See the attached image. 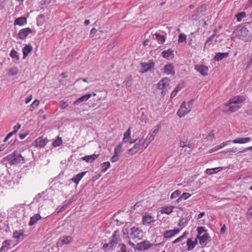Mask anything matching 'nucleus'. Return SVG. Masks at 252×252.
Listing matches in <instances>:
<instances>
[{"mask_svg": "<svg viewBox=\"0 0 252 252\" xmlns=\"http://www.w3.org/2000/svg\"><path fill=\"white\" fill-rule=\"evenodd\" d=\"M124 235L130 237L132 239H141L143 237V231L137 227L130 226L129 223L126 224L122 229Z\"/></svg>", "mask_w": 252, "mask_h": 252, "instance_id": "nucleus-1", "label": "nucleus"}, {"mask_svg": "<svg viewBox=\"0 0 252 252\" xmlns=\"http://www.w3.org/2000/svg\"><path fill=\"white\" fill-rule=\"evenodd\" d=\"M235 35L240 40L249 42L252 40V35L245 26H239L234 32Z\"/></svg>", "mask_w": 252, "mask_h": 252, "instance_id": "nucleus-2", "label": "nucleus"}, {"mask_svg": "<svg viewBox=\"0 0 252 252\" xmlns=\"http://www.w3.org/2000/svg\"><path fill=\"white\" fill-rule=\"evenodd\" d=\"M197 240H199V244L202 246H205L210 241V237L207 232V230L204 227L199 226L197 227Z\"/></svg>", "mask_w": 252, "mask_h": 252, "instance_id": "nucleus-3", "label": "nucleus"}, {"mask_svg": "<svg viewBox=\"0 0 252 252\" xmlns=\"http://www.w3.org/2000/svg\"><path fill=\"white\" fill-rule=\"evenodd\" d=\"M194 102L193 99H191L187 103L183 102L179 109L177 112V114L180 118L184 117L186 115L189 113L193 107Z\"/></svg>", "mask_w": 252, "mask_h": 252, "instance_id": "nucleus-4", "label": "nucleus"}, {"mask_svg": "<svg viewBox=\"0 0 252 252\" xmlns=\"http://www.w3.org/2000/svg\"><path fill=\"white\" fill-rule=\"evenodd\" d=\"M147 147V144H145V141H144L143 139H140L135 143L132 148L128 149V153L132 155L136 153H141Z\"/></svg>", "mask_w": 252, "mask_h": 252, "instance_id": "nucleus-5", "label": "nucleus"}, {"mask_svg": "<svg viewBox=\"0 0 252 252\" xmlns=\"http://www.w3.org/2000/svg\"><path fill=\"white\" fill-rule=\"evenodd\" d=\"M5 159L8 161L10 165H17L24 163V159L20 154H16L13 153L7 155Z\"/></svg>", "mask_w": 252, "mask_h": 252, "instance_id": "nucleus-6", "label": "nucleus"}, {"mask_svg": "<svg viewBox=\"0 0 252 252\" xmlns=\"http://www.w3.org/2000/svg\"><path fill=\"white\" fill-rule=\"evenodd\" d=\"M170 80L165 77L160 80L158 84V87L159 89L161 90V94L164 96L166 92L170 89Z\"/></svg>", "mask_w": 252, "mask_h": 252, "instance_id": "nucleus-7", "label": "nucleus"}, {"mask_svg": "<svg viewBox=\"0 0 252 252\" xmlns=\"http://www.w3.org/2000/svg\"><path fill=\"white\" fill-rule=\"evenodd\" d=\"M206 5L205 4L202 5L201 6L198 7L190 16L189 19L191 20H197L202 16L204 15L206 10Z\"/></svg>", "mask_w": 252, "mask_h": 252, "instance_id": "nucleus-8", "label": "nucleus"}, {"mask_svg": "<svg viewBox=\"0 0 252 252\" xmlns=\"http://www.w3.org/2000/svg\"><path fill=\"white\" fill-rule=\"evenodd\" d=\"M155 221V218L151 214L146 213L142 216V222L143 225L149 226L151 223Z\"/></svg>", "mask_w": 252, "mask_h": 252, "instance_id": "nucleus-9", "label": "nucleus"}, {"mask_svg": "<svg viewBox=\"0 0 252 252\" xmlns=\"http://www.w3.org/2000/svg\"><path fill=\"white\" fill-rule=\"evenodd\" d=\"M152 244L148 240L143 241L136 245L135 249L139 251H145L151 247Z\"/></svg>", "mask_w": 252, "mask_h": 252, "instance_id": "nucleus-10", "label": "nucleus"}, {"mask_svg": "<svg viewBox=\"0 0 252 252\" xmlns=\"http://www.w3.org/2000/svg\"><path fill=\"white\" fill-rule=\"evenodd\" d=\"M141 65L142 67L140 71L141 73H144L150 70L152 68H154L155 63L153 61H149L148 63H141Z\"/></svg>", "mask_w": 252, "mask_h": 252, "instance_id": "nucleus-11", "label": "nucleus"}, {"mask_svg": "<svg viewBox=\"0 0 252 252\" xmlns=\"http://www.w3.org/2000/svg\"><path fill=\"white\" fill-rule=\"evenodd\" d=\"M246 100V97L243 95H236L231 98L228 102L229 104L241 105Z\"/></svg>", "mask_w": 252, "mask_h": 252, "instance_id": "nucleus-12", "label": "nucleus"}, {"mask_svg": "<svg viewBox=\"0 0 252 252\" xmlns=\"http://www.w3.org/2000/svg\"><path fill=\"white\" fill-rule=\"evenodd\" d=\"M181 229L179 228H175L172 230H169L165 231L164 232L163 236L166 238H171L175 236V235L178 234L180 231Z\"/></svg>", "mask_w": 252, "mask_h": 252, "instance_id": "nucleus-13", "label": "nucleus"}, {"mask_svg": "<svg viewBox=\"0 0 252 252\" xmlns=\"http://www.w3.org/2000/svg\"><path fill=\"white\" fill-rule=\"evenodd\" d=\"M194 69L204 76L208 75V67L206 65L197 64L194 66Z\"/></svg>", "mask_w": 252, "mask_h": 252, "instance_id": "nucleus-14", "label": "nucleus"}, {"mask_svg": "<svg viewBox=\"0 0 252 252\" xmlns=\"http://www.w3.org/2000/svg\"><path fill=\"white\" fill-rule=\"evenodd\" d=\"M48 140L46 138L40 137L38 138L34 142V146L37 148L44 147L48 143Z\"/></svg>", "mask_w": 252, "mask_h": 252, "instance_id": "nucleus-15", "label": "nucleus"}, {"mask_svg": "<svg viewBox=\"0 0 252 252\" xmlns=\"http://www.w3.org/2000/svg\"><path fill=\"white\" fill-rule=\"evenodd\" d=\"M32 31L29 28H26L21 30L18 33V37L20 39H23L25 38L30 33H32Z\"/></svg>", "mask_w": 252, "mask_h": 252, "instance_id": "nucleus-16", "label": "nucleus"}, {"mask_svg": "<svg viewBox=\"0 0 252 252\" xmlns=\"http://www.w3.org/2000/svg\"><path fill=\"white\" fill-rule=\"evenodd\" d=\"M164 72L168 75H174L175 70L173 65L171 63H167L164 66Z\"/></svg>", "mask_w": 252, "mask_h": 252, "instance_id": "nucleus-17", "label": "nucleus"}, {"mask_svg": "<svg viewBox=\"0 0 252 252\" xmlns=\"http://www.w3.org/2000/svg\"><path fill=\"white\" fill-rule=\"evenodd\" d=\"M92 96L91 94H86L81 97L78 98L77 99H76L74 102L73 105H78L80 103H82L84 101H87Z\"/></svg>", "mask_w": 252, "mask_h": 252, "instance_id": "nucleus-18", "label": "nucleus"}, {"mask_svg": "<svg viewBox=\"0 0 252 252\" xmlns=\"http://www.w3.org/2000/svg\"><path fill=\"white\" fill-rule=\"evenodd\" d=\"M99 154H93L92 155L86 156L83 157L82 159L87 163H92L99 157Z\"/></svg>", "mask_w": 252, "mask_h": 252, "instance_id": "nucleus-19", "label": "nucleus"}, {"mask_svg": "<svg viewBox=\"0 0 252 252\" xmlns=\"http://www.w3.org/2000/svg\"><path fill=\"white\" fill-rule=\"evenodd\" d=\"M173 50L171 49H168L166 50H164L161 53V55L163 58L167 60L172 59L174 56Z\"/></svg>", "mask_w": 252, "mask_h": 252, "instance_id": "nucleus-20", "label": "nucleus"}, {"mask_svg": "<svg viewBox=\"0 0 252 252\" xmlns=\"http://www.w3.org/2000/svg\"><path fill=\"white\" fill-rule=\"evenodd\" d=\"M61 246L63 245H66L71 243L73 241V238L70 236H67L61 238L59 240Z\"/></svg>", "mask_w": 252, "mask_h": 252, "instance_id": "nucleus-21", "label": "nucleus"}, {"mask_svg": "<svg viewBox=\"0 0 252 252\" xmlns=\"http://www.w3.org/2000/svg\"><path fill=\"white\" fill-rule=\"evenodd\" d=\"M174 207L173 206H165L160 208V212L162 214H170L173 211Z\"/></svg>", "mask_w": 252, "mask_h": 252, "instance_id": "nucleus-22", "label": "nucleus"}, {"mask_svg": "<svg viewBox=\"0 0 252 252\" xmlns=\"http://www.w3.org/2000/svg\"><path fill=\"white\" fill-rule=\"evenodd\" d=\"M120 241L119 233L118 231H115L112 235V240L110 241V244L113 246L117 244Z\"/></svg>", "mask_w": 252, "mask_h": 252, "instance_id": "nucleus-23", "label": "nucleus"}, {"mask_svg": "<svg viewBox=\"0 0 252 252\" xmlns=\"http://www.w3.org/2000/svg\"><path fill=\"white\" fill-rule=\"evenodd\" d=\"M197 244V240L196 238L195 239V240L194 241H193L190 238L188 239V241H187V246H188V248H187L188 251H191L192 250H193L195 248V247Z\"/></svg>", "mask_w": 252, "mask_h": 252, "instance_id": "nucleus-24", "label": "nucleus"}, {"mask_svg": "<svg viewBox=\"0 0 252 252\" xmlns=\"http://www.w3.org/2000/svg\"><path fill=\"white\" fill-rule=\"evenodd\" d=\"M225 105L229 107V111L231 113L237 111L241 107V105L229 104L228 101L225 104Z\"/></svg>", "mask_w": 252, "mask_h": 252, "instance_id": "nucleus-25", "label": "nucleus"}, {"mask_svg": "<svg viewBox=\"0 0 252 252\" xmlns=\"http://www.w3.org/2000/svg\"><path fill=\"white\" fill-rule=\"evenodd\" d=\"M229 56V53L227 52L220 53L219 52L216 54L214 59L216 61H220Z\"/></svg>", "mask_w": 252, "mask_h": 252, "instance_id": "nucleus-26", "label": "nucleus"}, {"mask_svg": "<svg viewBox=\"0 0 252 252\" xmlns=\"http://www.w3.org/2000/svg\"><path fill=\"white\" fill-rule=\"evenodd\" d=\"M86 174V172H81L76 175H75L71 180L75 183L76 184H78L80 180L82 179V178L85 176Z\"/></svg>", "mask_w": 252, "mask_h": 252, "instance_id": "nucleus-27", "label": "nucleus"}, {"mask_svg": "<svg viewBox=\"0 0 252 252\" xmlns=\"http://www.w3.org/2000/svg\"><path fill=\"white\" fill-rule=\"evenodd\" d=\"M41 218H42L39 213L35 214L34 215L31 217L30 220L29 222V225L31 226L33 225L37 222V221L38 220H39Z\"/></svg>", "mask_w": 252, "mask_h": 252, "instance_id": "nucleus-28", "label": "nucleus"}, {"mask_svg": "<svg viewBox=\"0 0 252 252\" xmlns=\"http://www.w3.org/2000/svg\"><path fill=\"white\" fill-rule=\"evenodd\" d=\"M251 141L250 137L238 138L232 140L234 144H245Z\"/></svg>", "mask_w": 252, "mask_h": 252, "instance_id": "nucleus-29", "label": "nucleus"}, {"mask_svg": "<svg viewBox=\"0 0 252 252\" xmlns=\"http://www.w3.org/2000/svg\"><path fill=\"white\" fill-rule=\"evenodd\" d=\"M27 23V18L25 17H19L17 18L14 23V26L18 25L20 26H23L25 25Z\"/></svg>", "mask_w": 252, "mask_h": 252, "instance_id": "nucleus-30", "label": "nucleus"}, {"mask_svg": "<svg viewBox=\"0 0 252 252\" xmlns=\"http://www.w3.org/2000/svg\"><path fill=\"white\" fill-rule=\"evenodd\" d=\"M11 243L12 241L11 240H7L4 241L0 249L2 252L7 251L10 248Z\"/></svg>", "mask_w": 252, "mask_h": 252, "instance_id": "nucleus-31", "label": "nucleus"}, {"mask_svg": "<svg viewBox=\"0 0 252 252\" xmlns=\"http://www.w3.org/2000/svg\"><path fill=\"white\" fill-rule=\"evenodd\" d=\"M32 46L28 44L23 48V59H25L28 54L32 50Z\"/></svg>", "mask_w": 252, "mask_h": 252, "instance_id": "nucleus-32", "label": "nucleus"}, {"mask_svg": "<svg viewBox=\"0 0 252 252\" xmlns=\"http://www.w3.org/2000/svg\"><path fill=\"white\" fill-rule=\"evenodd\" d=\"M131 139L130 127H129L124 134V138L122 142L125 143Z\"/></svg>", "mask_w": 252, "mask_h": 252, "instance_id": "nucleus-33", "label": "nucleus"}, {"mask_svg": "<svg viewBox=\"0 0 252 252\" xmlns=\"http://www.w3.org/2000/svg\"><path fill=\"white\" fill-rule=\"evenodd\" d=\"M123 142H120L114 149V153L121 156L123 152Z\"/></svg>", "mask_w": 252, "mask_h": 252, "instance_id": "nucleus-34", "label": "nucleus"}, {"mask_svg": "<svg viewBox=\"0 0 252 252\" xmlns=\"http://www.w3.org/2000/svg\"><path fill=\"white\" fill-rule=\"evenodd\" d=\"M188 234L189 233L188 232H184V233L181 236L179 237L178 238L173 241L172 243L173 244H175L178 242H181L183 240L187 238Z\"/></svg>", "mask_w": 252, "mask_h": 252, "instance_id": "nucleus-35", "label": "nucleus"}, {"mask_svg": "<svg viewBox=\"0 0 252 252\" xmlns=\"http://www.w3.org/2000/svg\"><path fill=\"white\" fill-rule=\"evenodd\" d=\"M100 167L101 168V172L105 173L110 168V163L109 161L103 162L100 164Z\"/></svg>", "mask_w": 252, "mask_h": 252, "instance_id": "nucleus-36", "label": "nucleus"}, {"mask_svg": "<svg viewBox=\"0 0 252 252\" xmlns=\"http://www.w3.org/2000/svg\"><path fill=\"white\" fill-rule=\"evenodd\" d=\"M156 39L159 44H162L165 41V37L163 35L156 32L155 34Z\"/></svg>", "mask_w": 252, "mask_h": 252, "instance_id": "nucleus-37", "label": "nucleus"}, {"mask_svg": "<svg viewBox=\"0 0 252 252\" xmlns=\"http://www.w3.org/2000/svg\"><path fill=\"white\" fill-rule=\"evenodd\" d=\"M155 136L154 134H152L151 133H149L147 137L146 138L144 141H145V144H147V147L149 145V144L154 140Z\"/></svg>", "mask_w": 252, "mask_h": 252, "instance_id": "nucleus-38", "label": "nucleus"}, {"mask_svg": "<svg viewBox=\"0 0 252 252\" xmlns=\"http://www.w3.org/2000/svg\"><path fill=\"white\" fill-rule=\"evenodd\" d=\"M183 87V85H181V84H179L174 89V90L173 91V92H172L171 94V98H173L178 93V92L180 91L181 90V89Z\"/></svg>", "mask_w": 252, "mask_h": 252, "instance_id": "nucleus-39", "label": "nucleus"}, {"mask_svg": "<svg viewBox=\"0 0 252 252\" xmlns=\"http://www.w3.org/2000/svg\"><path fill=\"white\" fill-rule=\"evenodd\" d=\"M8 73L11 76L16 75L18 73V69L16 66H13L8 69Z\"/></svg>", "mask_w": 252, "mask_h": 252, "instance_id": "nucleus-40", "label": "nucleus"}, {"mask_svg": "<svg viewBox=\"0 0 252 252\" xmlns=\"http://www.w3.org/2000/svg\"><path fill=\"white\" fill-rule=\"evenodd\" d=\"M39 104V101L38 99H35L30 106L29 110L30 111H33L35 110V108L38 106Z\"/></svg>", "mask_w": 252, "mask_h": 252, "instance_id": "nucleus-41", "label": "nucleus"}, {"mask_svg": "<svg viewBox=\"0 0 252 252\" xmlns=\"http://www.w3.org/2000/svg\"><path fill=\"white\" fill-rule=\"evenodd\" d=\"M191 196V194L188 192H184L183 193L181 196H180L179 198H178L177 200V201L178 202H179L182 200H186L187 199L189 198Z\"/></svg>", "mask_w": 252, "mask_h": 252, "instance_id": "nucleus-42", "label": "nucleus"}, {"mask_svg": "<svg viewBox=\"0 0 252 252\" xmlns=\"http://www.w3.org/2000/svg\"><path fill=\"white\" fill-rule=\"evenodd\" d=\"M187 40V36L184 33H180L179 35V38L178 40V43L186 42Z\"/></svg>", "mask_w": 252, "mask_h": 252, "instance_id": "nucleus-43", "label": "nucleus"}, {"mask_svg": "<svg viewBox=\"0 0 252 252\" xmlns=\"http://www.w3.org/2000/svg\"><path fill=\"white\" fill-rule=\"evenodd\" d=\"M10 57L16 60H19V58L18 56L17 52L14 50L12 49L10 53Z\"/></svg>", "mask_w": 252, "mask_h": 252, "instance_id": "nucleus-44", "label": "nucleus"}, {"mask_svg": "<svg viewBox=\"0 0 252 252\" xmlns=\"http://www.w3.org/2000/svg\"><path fill=\"white\" fill-rule=\"evenodd\" d=\"M133 83V79L131 76L127 78L125 82V84L126 88H129L131 86Z\"/></svg>", "mask_w": 252, "mask_h": 252, "instance_id": "nucleus-45", "label": "nucleus"}, {"mask_svg": "<svg viewBox=\"0 0 252 252\" xmlns=\"http://www.w3.org/2000/svg\"><path fill=\"white\" fill-rule=\"evenodd\" d=\"M246 16V13L245 12H241L238 13L236 15L237 20L238 22H240L242 21L243 18H245Z\"/></svg>", "mask_w": 252, "mask_h": 252, "instance_id": "nucleus-46", "label": "nucleus"}, {"mask_svg": "<svg viewBox=\"0 0 252 252\" xmlns=\"http://www.w3.org/2000/svg\"><path fill=\"white\" fill-rule=\"evenodd\" d=\"M62 144V140L61 138H60L59 136L58 137V139L55 140L53 142V145L54 147H58L60 146Z\"/></svg>", "mask_w": 252, "mask_h": 252, "instance_id": "nucleus-47", "label": "nucleus"}, {"mask_svg": "<svg viewBox=\"0 0 252 252\" xmlns=\"http://www.w3.org/2000/svg\"><path fill=\"white\" fill-rule=\"evenodd\" d=\"M160 127V125L156 126L152 129V131L150 132V133H151L152 134H154V135L155 136L157 134V133H158V132L159 131Z\"/></svg>", "mask_w": 252, "mask_h": 252, "instance_id": "nucleus-48", "label": "nucleus"}, {"mask_svg": "<svg viewBox=\"0 0 252 252\" xmlns=\"http://www.w3.org/2000/svg\"><path fill=\"white\" fill-rule=\"evenodd\" d=\"M221 168V167L214 168L212 169H207L206 170V173L208 175H211L214 173L217 172L219 169Z\"/></svg>", "mask_w": 252, "mask_h": 252, "instance_id": "nucleus-49", "label": "nucleus"}, {"mask_svg": "<svg viewBox=\"0 0 252 252\" xmlns=\"http://www.w3.org/2000/svg\"><path fill=\"white\" fill-rule=\"evenodd\" d=\"M23 235V233L22 232H19L16 231L13 233V237L15 239H20L21 237Z\"/></svg>", "mask_w": 252, "mask_h": 252, "instance_id": "nucleus-50", "label": "nucleus"}, {"mask_svg": "<svg viewBox=\"0 0 252 252\" xmlns=\"http://www.w3.org/2000/svg\"><path fill=\"white\" fill-rule=\"evenodd\" d=\"M181 194V191L179 190H176L174 191L171 195L170 198L171 199H174L177 197H178Z\"/></svg>", "mask_w": 252, "mask_h": 252, "instance_id": "nucleus-51", "label": "nucleus"}, {"mask_svg": "<svg viewBox=\"0 0 252 252\" xmlns=\"http://www.w3.org/2000/svg\"><path fill=\"white\" fill-rule=\"evenodd\" d=\"M120 157V155L114 153V155L111 157L110 160L113 163L119 160Z\"/></svg>", "mask_w": 252, "mask_h": 252, "instance_id": "nucleus-52", "label": "nucleus"}, {"mask_svg": "<svg viewBox=\"0 0 252 252\" xmlns=\"http://www.w3.org/2000/svg\"><path fill=\"white\" fill-rule=\"evenodd\" d=\"M68 106V104L67 102L64 101H61L60 102V107L61 109H65L66 107H67Z\"/></svg>", "mask_w": 252, "mask_h": 252, "instance_id": "nucleus-53", "label": "nucleus"}, {"mask_svg": "<svg viewBox=\"0 0 252 252\" xmlns=\"http://www.w3.org/2000/svg\"><path fill=\"white\" fill-rule=\"evenodd\" d=\"M119 246L120 247V250L119 252H126V248L125 244H120Z\"/></svg>", "mask_w": 252, "mask_h": 252, "instance_id": "nucleus-54", "label": "nucleus"}, {"mask_svg": "<svg viewBox=\"0 0 252 252\" xmlns=\"http://www.w3.org/2000/svg\"><path fill=\"white\" fill-rule=\"evenodd\" d=\"M214 137V133L213 131L209 132L207 136L206 137V139L208 141H212Z\"/></svg>", "mask_w": 252, "mask_h": 252, "instance_id": "nucleus-55", "label": "nucleus"}, {"mask_svg": "<svg viewBox=\"0 0 252 252\" xmlns=\"http://www.w3.org/2000/svg\"><path fill=\"white\" fill-rule=\"evenodd\" d=\"M238 151V149L236 147H232L231 148H229L226 149V152L229 153H235Z\"/></svg>", "mask_w": 252, "mask_h": 252, "instance_id": "nucleus-56", "label": "nucleus"}, {"mask_svg": "<svg viewBox=\"0 0 252 252\" xmlns=\"http://www.w3.org/2000/svg\"><path fill=\"white\" fill-rule=\"evenodd\" d=\"M21 125L19 124H17L16 126L13 127V131L12 132H14V134L16 133L17 131L20 128Z\"/></svg>", "mask_w": 252, "mask_h": 252, "instance_id": "nucleus-57", "label": "nucleus"}, {"mask_svg": "<svg viewBox=\"0 0 252 252\" xmlns=\"http://www.w3.org/2000/svg\"><path fill=\"white\" fill-rule=\"evenodd\" d=\"M216 32L217 31H214V34H213L212 35L210 36L208 39L207 40H206V42L205 43V45H206V44L208 43V42H209L210 41H211L213 38H214V37L215 36V35H216Z\"/></svg>", "mask_w": 252, "mask_h": 252, "instance_id": "nucleus-58", "label": "nucleus"}, {"mask_svg": "<svg viewBox=\"0 0 252 252\" xmlns=\"http://www.w3.org/2000/svg\"><path fill=\"white\" fill-rule=\"evenodd\" d=\"M32 98V94H29L28 95L26 98H25V103L26 104L29 103L31 100Z\"/></svg>", "mask_w": 252, "mask_h": 252, "instance_id": "nucleus-59", "label": "nucleus"}, {"mask_svg": "<svg viewBox=\"0 0 252 252\" xmlns=\"http://www.w3.org/2000/svg\"><path fill=\"white\" fill-rule=\"evenodd\" d=\"M14 134V132H10L9 133L7 136L5 137L3 142H6Z\"/></svg>", "mask_w": 252, "mask_h": 252, "instance_id": "nucleus-60", "label": "nucleus"}, {"mask_svg": "<svg viewBox=\"0 0 252 252\" xmlns=\"http://www.w3.org/2000/svg\"><path fill=\"white\" fill-rule=\"evenodd\" d=\"M96 31H97L95 28H93L90 32V36L91 37H93L94 34L96 33Z\"/></svg>", "mask_w": 252, "mask_h": 252, "instance_id": "nucleus-61", "label": "nucleus"}, {"mask_svg": "<svg viewBox=\"0 0 252 252\" xmlns=\"http://www.w3.org/2000/svg\"><path fill=\"white\" fill-rule=\"evenodd\" d=\"M248 150H250V151H252V146L246 148L244 149L243 150H242L241 151H239V153H245V152H247Z\"/></svg>", "mask_w": 252, "mask_h": 252, "instance_id": "nucleus-62", "label": "nucleus"}, {"mask_svg": "<svg viewBox=\"0 0 252 252\" xmlns=\"http://www.w3.org/2000/svg\"><path fill=\"white\" fill-rule=\"evenodd\" d=\"M219 149H220L219 146L217 145V146H215V147H214L213 148H212V149H211L209 151V153H213L214 152L217 151H218Z\"/></svg>", "mask_w": 252, "mask_h": 252, "instance_id": "nucleus-63", "label": "nucleus"}, {"mask_svg": "<svg viewBox=\"0 0 252 252\" xmlns=\"http://www.w3.org/2000/svg\"><path fill=\"white\" fill-rule=\"evenodd\" d=\"M205 215V212H201L199 213L197 217V220H199L201 218H202Z\"/></svg>", "mask_w": 252, "mask_h": 252, "instance_id": "nucleus-64", "label": "nucleus"}]
</instances>
